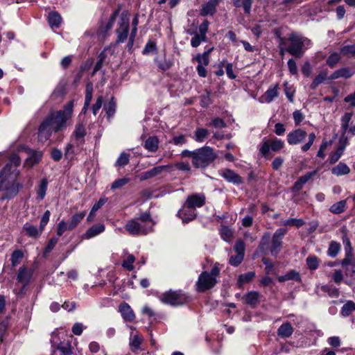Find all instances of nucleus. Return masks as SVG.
I'll list each match as a JSON object with an SVG mask.
<instances>
[{
    "mask_svg": "<svg viewBox=\"0 0 355 355\" xmlns=\"http://www.w3.org/2000/svg\"><path fill=\"white\" fill-rule=\"evenodd\" d=\"M130 180L126 178H123L120 179H117L115 181H114L111 185V189L114 190L116 189H119L124 185H125L127 183H128Z\"/></svg>",
    "mask_w": 355,
    "mask_h": 355,
    "instance_id": "obj_58",
    "label": "nucleus"
},
{
    "mask_svg": "<svg viewBox=\"0 0 355 355\" xmlns=\"http://www.w3.org/2000/svg\"><path fill=\"white\" fill-rule=\"evenodd\" d=\"M216 157L217 155L213 148L205 146L196 150L193 166L197 168H205L213 162Z\"/></svg>",
    "mask_w": 355,
    "mask_h": 355,
    "instance_id": "obj_5",
    "label": "nucleus"
},
{
    "mask_svg": "<svg viewBox=\"0 0 355 355\" xmlns=\"http://www.w3.org/2000/svg\"><path fill=\"white\" fill-rule=\"evenodd\" d=\"M286 232V230L284 228H280L275 231L272 237L270 248L271 255L276 257L279 253L283 244L282 240Z\"/></svg>",
    "mask_w": 355,
    "mask_h": 355,
    "instance_id": "obj_9",
    "label": "nucleus"
},
{
    "mask_svg": "<svg viewBox=\"0 0 355 355\" xmlns=\"http://www.w3.org/2000/svg\"><path fill=\"white\" fill-rule=\"evenodd\" d=\"M207 41V36L206 35H202L200 34H196L193 37H192L191 40V45L196 48L198 47L202 42H206Z\"/></svg>",
    "mask_w": 355,
    "mask_h": 355,
    "instance_id": "obj_51",
    "label": "nucleus"
},
{
    "mask_svg": "<svg viewBox=\"0 0 355 355\" xmlns=\"http://www.w3.org/2000/svg\"><path fill=\"white\" fill-rule=\"evenodd\" d=\"M130 19L127 15L121 14L118 21L117 28L116 30L117 34L116 42H124L128 37L129 32Z\"/></svg>",
    "mask_w": 355,
    "mask_h": 355,
    "instance_id": "obj_7",
    "label": "nucleus"
},
{
    "mask_svg": "<svg viewBox=\"0 0 355 355\" xmlns=\"http://www.w3.org/2000/svg\"><path fill=\"white\" fill-rule=\"evenodd\" d=\"M216 12V6L208 1L207 3L203 5L202 8L200 10V15L202 16L213 15Z\"/></svg>",
    "mask_w": 355,
    "mask_h": 355,
    "instance_id": "obj_43",
    "label": "nucleus"
},
{
    "mask_svg": "<svg viewBox=\"0 0 355 355\" xmlns=\"http://www.w3.org/2000/svg\"><path fill=\"white\" fill-rule=\"evenodd\" d=\"M270 144L271 150L275 152L281 150L284 146V142L282 140L278 139L277 138L272 139L270 141Z\"/></svg>",
    "mask_w": 355,
    "mask_h": 355,
    "instance_id": "obj_57",
    "label": "nucleus"
},
{
    "mask_svg": "<svg viewBox=\"0 0 355 355\" xmlns=\"http://www.w3.org/2000/svg\"><path fill=\"white\" fill-rule=\"evenodd\" d=\"M293 331L291 324L286 322L278 328L277 334L280 338H287L292 336Z\"/></svg>",
    "mask_w": 355,
    "mask_h": 355,
    "instance_id": "obj_21",
    "label": "nucleus"
},
{
    "mask_svg": "<svg viewBox=\"0 0 355 355\" xmlns=\"http://www.w3.org/2000/svg\"><path fill=\"white\" fill-rule=\"evenodd\" d=\"M20 172L13 168L10 164H6L0 171L1 200H10L17 196L23 185L17 179Z\"/></svg>",
    "mask_w": 355,
    "mask_h": 355,
    "instance_id": "obj_2",
    "label": "nucleus"
},
{
    "mask_svg": "<svg viewBox=\"0 0 355 355\" xmlns=\"http://www.w3.org/2000/svg\"><path fill=\"white\" fill-rule=\"evenodd\" d=\"M243 254L236 253V255L230 257L229 263L232 266H238L243 261Z\"/></svg>",
    "mask_w": 355,
    "mask_h": 355,
    "instance_id": "obj_55",
    "label": "nucleus"
},
{
    "mask_svg": "<svg viewBox=\"0 0 355 355\" xmlns=\"http://www.w3.org/2000/svg\"><path fill=\"white\" fill-rule=\"evenodd\" d=\"M8 164H10L13 168H17L21 164V159L18 155L13 153L10 156Z\"/></svg>",
    "mask_w": 355,
    "mask_h": 355,
    "instance_id": "obj_59",
    "label": "nucleus"
},
{
    "mask_svg": "<svg viewBox=\"0 0 355 355\" xmlns=\"http://www.w3.org/2000/svg\"><path fill=\"white\" fill-rule=\"evenodd\" d=\"M341 248L340 244L336 241H331L327 250V254L331 257H336Z\"/></svg>",
    "mask_w": 355,
    "mask_h": 355,
    "instance_id": "obj_37",
    "label": "nucleus"
},
{
    "mask_svg": "<svg viewBox=\"0 0 355 355\" xmlns=\"http://www.w3.org/2000/svg\"><path fill=\"white\" fill-rule=\"evenodd\" d=\"M143 341V337L141 335L136 333L130 334L129 345L132 352H136L140 349V345Z\"/></svg>",
    "mask_w": 355,
    "mask_h": 355,
    "instance_id": "obj_23",
    "label": "nucleus"
},
{
    "mask_svg": "<svg viewBox=\"0 0 355 355\" xmlns=\"http://www.w3.org/2000/svg\"><path fill=\"white\" fill-rule=\"evenodd\" d=\"M50 216H51V212L49 210H46L41 218L40 224V229L42 232L44 231L45 226L47 225V223L49 221Z\"/></svg>",
    "mask_w": 355,
    "mask_h": 355,
    "instance_id": "obj_60",
    "label": "nucleus"
},
{
    "mask_svg": "<svg viewBox=\"0 0 355 355\" xmlns=\"http://www.w3.org/2000/svg\"><path fill=\"white\" fill-rule=\"evenodd\" d=\"M220 174L227 182H231L234 184L239 185L243 183V180L241 177L231 169H223L220 171Z\"/></svg>",
    "mask_w": 355,
    "mask_h": 355,
    "instance_id": "obj_13",
    "label": "nucleus"
},
{
    "mask_svg": "<svg viewBox=\"0 0 355 355\" xmlns=\"http://www.w3.org/2000/svg\"><path fill=\"white\" fill-rule=\"evenodd\" d=\"M159 299L164 304L171 306H180L187 302L188 297L182 291H169L163 293Z\"/></svg>",
    "mask_w": 355,
    "mask_h": 355,
    "instance_id": "obj_6",
    "label": "nucleus"
},
{
    "mask_svg": "<svg viewBox=\"0 0 355 355\" xmlns=\"http://www.w3.org/2000/svg\"><path fill=\"white\" fill-rule=\"evenodd\" d=\"M278 96V86L275 85L273 87H270L268 89V90L265 92V94L260 97L259 101L261 103H270L273 101V99Z\"/></svg>",
    "mask_w": 355,
    "mask_h": 355,
    "instance_id": "obj_19",
    "label": "nucleus"
},
{
    "mask_svg": "<svg viewBox=\"0 0 355 355\" xmlns=\"http://www.w3.org/2000/svg\"><path fill=\"white\" fill-rule=\"evenodd\" d=\"M327 79V72L322 71L315 76L310 85V88L315 89L320 84L323 83Z\"/></svg>",
    "mask_w": 355,
    "mask_h": 355,
    "instance_id": "obj_44",
    "label": "nucleus"
},
{
    "mask_svg": "<svg viewBox=\"0 0 355 355\" xmlns=\"http://www.w3.org/2000/svg\"><path fill=\"white\" fill-rule=\"evenodd\" d=\"M306 264L310 270H315L319 265V261L316 256H309L306 258Z\"/></svg>",
    "mask_w": 355,
    "mask_h": 355,
    "instance_id": "obj_50",
    "label": "nucleus"
},
{
    "mask_svg": "<svg viewBox=\"0 0 355 355\" xmlns=\"http://www.w3.org/2000/svg\"><path fill=\"white\" fill-rule=\"evenodd\" d=\"M33 275V271L26 267H20L17 275V279L19 282L26 287L30 282Z\"/></svg>",
    "mask_w": 355,
    "mask_h": 355,
    "instance_id": "obj_14",
    "label": "nucleus"
},
{
    "mask_svg": "<svg viewBox=\"0 0 355 355\" xmlns=\"http://www.w3.org/2000/svg\"><path fill=\"white\" fill-rule=\"evenodd\" d=\"M85 134L86 132L84 125L82 123L78 124L76 126L73 135L78 144L83 142Z\"/></svg>",
    "mask_w": 355,
    "mask_h": 355,
    "instance_id": "obj_33",
    "label": "nucleus"
},
{
    "mask_svg": "<svg viewBox=\"0 0 355 355\" xmlns=\"http://www.w3.org/2000/svg\"><path fill=\"white\" fill-rule=\"evenodd\" d=\"M317 171H313L306 173L305 175L301 176L293 184L291 190L293 192H298L300 191L304 185L316 174Z\"/></svg>",
    "mask_w": 355,
    "mask_h": 355,
    "instance_id": "obj_16",
    "label": "nucleus"
},
{
    "mask_svg": "<svg viewBox=\"0 0 355 355\" xmlns=\"http://www.w3.org/2000/svg\"><path fill=\"white\" fill-rule=\"evenodd\" d=\"M352 76V73L348 68H341L335 71L329 77L330 80H335L338 78H349Z\"/></svg>",
    "mask_w": 355,
    "mask_h": 355,
    "instance_id": "obj_29",
    "label": "nucleus"
},
{
    "mask_svg": "<svg viewBox=\"0 0 355 355\" xmlns=\"http://www.w3.org/2000/svg\"><path fill=\"white\" fill-rule=\"evenodd\" d=\"M130 154L126 153H122L117 159L115 165L119 167L124 166L128 164Z\"/></svg>",
    "mask_w": 355,
    "mask_h": 355,
    "instance_id": "obj_49",
    "label": "nucleus"
},
{
    "mask_svg": "<svg viewBox=\"0 0 355 355\" xmlns=\"http://www.w3.org/2000/svg\"><path fill=\"white\" fill-rule=\"evenodd\" d=\"M340 53L347 57L355 56V44L345 45L340 49Z\"/></svg>",
    "mask_w": 355,
    "mask_h": 355,
    "instance_id": "obj_48",
    "label": "nucleus"
},
{
    "mask_svg": "<svg viewBox=\"0 0 355 355\" xmlns=\"http://www.w3.org/2000/svg\"><path fill=\"white\" fill-rule=\"evenodd\" d=\"M116 102L114 101V98L112 97L109 103L105 105V110L106 111L107 117L110 118L113 116L116 112Z\"/></svg>",
    "mask_w": 355,
    "mask_h": 355,
    "instance_id": "obj_47",
    "label": "nucleus"
},
{
    "mask_svg": "<svg viewBox=\"0 0 355 355\" xmlns=\"http://www.w3.org/2000/svg\"><path fill=\"white\" fill-rule=\"evenodd\" d=\"M73 108V101H71L64 106L63 110L50 113L38 128L39 141L44 143L50 139L53 132L64 130L71 117Z\"/></svg>",
    "mask_w": 355,
    "mask_h": 355,
    "instance_id": "obj_1",
    "label": "nucleus"
},
{
    "mask_svg": "<svg viewBox=\"0 0 355 355\" xmlns=\"http://www.w3.org/2000/svg\"><path fill=\"white\" fill-rule=\"evenodd\" d=\"M105 231V225L103 223H98L92 225L84 234L83 237L86 239H90L100 234Z\"/></svg>",
    "mask_w": 355,
    "mask_h": 355,
    "instance_id": "obj_17",
    "label": "nucleus"
},
{
    "mask_svg": "<svg viewBox=\"0 0 355 355\" xmlns=\"http://www.w3.org/2000/svg\"><path fill=\"white\" fill-rule=\"evenodd\" d=\"M253 0H233V4L236 8L243 7L245 14L251 12Z\"/></svg>",
    "mask_w": 355,
    "mask_h": 355,
    "instance_id": "obj_27",
    "label": "nucleus"
},
{
    "mask_svg": "<svg viewBox=\"0 0 355 355\" xmlns=\"http://www.w3.org/2000/svg\"><path fill=\"white\" fill-rule=\"evenodd\" d=\"M48 21L52 28H59L61 24L62 17L57 12H51L49 14Z\"/></svg>",
    "mask_w": 355,
    "mask_h": 355,
    "instance_id": "obj_28",
    "label": "nucleus"
},
{
    "mask_svg": "<svg viewBox=\"0 0 355 355\" xmlns=\"http://www.w3.org/2000/svg\"><path fill=\"white\" fill-rule=\"evenodd\" d=\"M24 257V254L21 250H14L12 253L10 261L12 263V267H16L22 259Z\"/></svg>",
    "mask_w": 355,
    "mask_h": 355,
    "instance_id": "obj_45",
    "label": "nucleus"
},
{
    "mask_svg": "<svg viewBox=\"0 0 355 355\" xmlns=\"http://www.w3.org/2000/svg\"><path fill=\"white\" fill-rule=\"evenodd\" d=\"M354 311H355V303L353 301H347L341 309V314L343 316L349 315Z\"/></svg>",
    "mask_w": 355,
    "mask_h": 355,
    "instance_id": "obj_42",
    "label": "nucleus"
},
{
    "mask_svg": "<svg viewBox=\"0 0 355 355\" xmlns=\"http://www.w3.org/2000/svg\"><path fill=\"white\" fill-rule=\"evenodd\" d=\"M340 60V56L338 53H331L327 59V64L330 67H334Z\"/></svg>",
    "mask_w": 355,
    "mask_h": 355,
    "instance_id": "obj_53",
    "label": "nucleus"
},
{
    "mask_svg": "<svg viewBox=\"0 0 355 355\" xmlns=\"http://www.w3.org/2000/svg\"><path fill=\"white\" fill-rule=\"evenodd\" d=\"M311 41L309 38L293 32L286 39H281L280 45L286 46L285 51L293 56L302 58L306 49L311 46Z\"/></svg>",
    "mask_w": 355,
    "mask_h": 355,
    "instance_id": "obj_3",
    "label": "nucleus"
},
{
    "mask_svg": "<svg viewBox=\"0 0 355 355\" xmlns=\"http://www.w3.org/2000/svg\"><path fill=\"white\" fill-rule=\"evenodd\" d=\"M220 273V264L216 263L210 272L204 271L198 277L196 284V290L199 292H205L214 288L218 282L217 278Z\"/></svg>",
    "mask_w": 355,
    "mask_h": 355,
    "instance_id": "obj_4",
    "label": "nucleus"
},
{
    "mask_svg": "<svg viewBox=\"0 0 355 355\" xmlns=\"http://www.w3.org/2000/svg\"><path fill=\"white\" fill-rule=\"evenodd\" d=\"M255 277V272L250 271L245 274H241L239 276L237 284L239 288H241L244 284L248 283L252 281Z\"/></svg>",
    "mask_w": 355,
    "mask_h": 355,
    "instance_id": "obj_34",
    "label": "nucleus"
},
{
    "mask_svg": "<svg viewBox=\"0 0 355 355\" xmlns=\"http://www.w3.org/2000/svg\"><path fill=\"white\" fill-rule=\"evenodd\" d=\"M232 235H233V233H232V230L227 227H223L220 230V236H221L222 239L225 241H227V242L230 241L232 238Z\"/></svg>",
    "mask_w": 355,
    "mask_h": 355,
    "instance_id": "obj_54",
    "label": "nucleus"
},
{
    "mask_svg": "<svg viewBox=\"0 0 355 355\" xmlns=\"http://www.w3.org/2000/svg\"><path fill=\"white\" fill-rule=\"evenodd\" d=\"M178 216L182 220L183 223H187L196 218V211L194 208L189 207L188 204L184 202L182 209L178 212Z\"/></svg>",
    "mask_w": 355,
    "mask_h": 355,
    "instance_id": "obj_10",
    "label": "nucleus"
},
{
    "mask_svg": "<svg viewBox=\"0 0 355 355\" xmlns=\"http://www.w3.org/2000/svg\"><path fill=\"white\" fill-rule=\"evenodd\" d=\"M50 216H51V212L49 210H46L41 218L40 224V229L42 232L44 231L45 226L47 225V223L49 221Z\"/></svg>",
    "mask_w": 355,
    "mask_h": 355,
    "instance_id": "obj_61",
    "label": "nucleus"
},
{
    "mask_svg": "<svg viewBox=\"0 0 355 355\" xmlns=\"http://www.w3.org/2000/svg\"><path fill=\"white\" fill-rule=\"evenodd\" d=\"M118 12V10L114 11L106 24L100 26L98 33L102 35L103 37H105L107 33L112 28Z\"/></svg>",
    "mask_w": 355,
    "mask_h": 355,
    "instance_id": "obj_26",
    "label": "nucleus"
},
{
    "mask_svg": "<svg viewBox=\"0 0 355 355\" xmlns=\"http://www.w3.org/2000/svg\"><path fill=\"white\" fill-rule=\"evenodd\" d=\"M73 229L69 225L68 222L62 220L57 226L56 234L58 236H61L66 231H71Z\"/></svg>",
    "mask_w": 355,
    "mask_h": 355,
    "instance_id": "obj_40",
    "label": "nucleus"
},
{
    "mask_svg": "<svg viewBox=\"0 0 355 355\" xmlns=\"http://www.w3.org/2000/svg\"><path fill=\"white\" fill-rule=\"evenodd\" d=\"M234 250L237 254H245V244L243 241L239 240L234 246Z\"/></svg>",
    "mask_w": 355,
    "mask_h": 355,
    "instance_id": "obj_64",
    "label": "nucleus"
},
{
    "mask_svg": "<svg viewBox=\"0 0 355 355\" xmlns=\"http://www.w3.org/2000/svg\"><path fill=\"white\" fill-rule=\"evenodd\" d=\"M42 157V153L40 151H33L30 157L27 158L26 164L30 166L38 163Z\"/></svg>",
    "mask_w": 355,
    "mask_h": 355,
    "instance_id": "obj_35",
    "label": "nucleus"
},
{
    "mask_svg": "<svg viewBox=\"0 0 355 355\" xmlns=\"http://www.w3.org/2000/svg\"><path fill=\"white\" fill-rule=\"evenodd\" d=\"M105 58H106V55H105V53L101 52L99 55L98 60L96 63L94 68L93 69L92 75H94L98 71H99L101 69V67L105 60Z\"/></svg>",
    "mask_w": 355,
    "mask_h": 355,
    "instance_id": "obj_56",
    "label": "nucleus"
},
{
    "mask_svg": "<svg viewBox=\"0 0 355 355\" xmlns=\"http://www.w3.org/2000/svg\"><path fill=\"white\" fill-rule=\"evenodd\" d=\"M347 209V202L345 200H340L334 204H333L330 208L329 211L334 214H340L343 213Z\"/></svg>",
    "mask_w": 355,
    "mask_h": 355,
    "instance_id": "obj_30",
    "label": "nucleus"
},
{
    "mask_svg": "<svg viewBox=\"0 0 355 355\" xmlns=\"http://www.w3.org/2000/svg\"><path fill=\"white\" fill-rule=\"evenodd\" d=\"M306 135V131L298 128L288 134L287 141L290 145H297L302 142Z\"/></svg>",
    "mask_w": 355,
    "mask_h": 355,
    "instance_id": "obj_11",
    "label": "nucleus"
},
{
    "mask_svg": "<svg viewBox=\"0 0 355 355\" xmlns=\"http://www.w3.org/2000/svg\"><path fill=\"white\" fill-rule=\"evenodd\" d=\"M209 132L206 128H198L196 130L194 134V139L196 141L202 142L205 140V138L209 135Z\"/></svg>",
    "mask_w": 355,
    "mask_h": 355,
    "instance_id": "obj_36",
    "label": "nucleus"
},
{
    "mask_svg": "<svg viewBox=\"0 0 355 355\" xmlns=\"http://www.w3.org/2000/svg\"><path fill=\"white\" fill-rule=\"evenodd\" d=\"M119 311L123 318L126 321H132L135 319V313L130 306L123 302L119 305Z\"/></svg>",
    "mask_w": 355,
    "mask_h": 355,
    "instance_id": "obj_20",
    "label": "nucleus"
},
{
    "mask_svg": "<svg viewBox=\"0 0 355 355\" xmlns=\"http://www.w3.org/2000/svg\"><path fill=\"white\" fill-rule=\"evenodd\" d=\"M87 214L86 211H82L80 212H77L71 216V217L68 220V223L69 225L71 227L73 230H74L83 220L85 216Z\"/></svg>",
    "mask_w": 355,
    "mask_h": 355,
    "instance_id": "obj_25",
    "label": "nucleus"
},
{
    "mask_svg": "<svg viewBox=\"0 0 355 355\" xmlns=\"http://www.w3.org/2000/svg\"><path fill=\"white\" fill-rule=\"evenodd\" d=\"M58 349L61 352L62 355H71L72 354L71 345L68 343L60 345Z\"/></svg>",
    "mask_w": 355,
    "mask_h": 355,
    "instance_id": "obj_62",
    "label": "nucleus"
},
{
    "mask_svg": "<svg viewBox=\"0 0 355 355\" xmlns=\"http://www.w3.org/2000/svg\"><path fill=\"white\" fill-rule=\"evenodd\" d=\"M125 227L132 235L146 234L151 232L150 227H148L147 225H144L137 218H134L128 221Z\"/></svg>",
    "mask_w": 355,
    "mask_h": 355,
    "instance_id": "obj_8",
    "label": "nucleus"
},
{
    "mask_svg": "<svg viewBox=\"0 0 355 355\" xmlns=\"http://www.w3.org/2000/svg\"><path fill=\"white\" fill-rule=\"evenodd\" d=\"M166 168V166H159L153 168L150 170H148L143 173H141L140 176V180H146L148 179L153 178L158 175H159L165 168Z\"/></svg>",
    "mask_w": 355,
    "mask_h": 355,
    "instance_id": "obj_22",
    "label": "nucleus"
},
{
    "mask_svg": "<svg viewBox=\"0 0 355 355\" xmlns=\"http://www.w3.org/2000/svg\"><path fill=\"white\" fill-rule=\"evenodd\" d=\"M346 146V144H344L343 145H340L334 152L330 155L329 161L330 164H335L336 162L338 161V159L340 158L342 155L343 154V152L345 150Z\"/></svg>",
    "mask_w": 355,
    "mask_h": 355,
    "instance_id": "obj_39",
    "label": "nucleus"
},
{
    "mask_svg": "<svg viewBox=\"0 0 355 355\" xmlns=\"http://www.w3.org/2000/svg\"><path fill=\"white\" fill-rule=\"evenodd\" d=\"M260 294L257 291H250L242 297L243 303L251 308H255L260 302Z\"/></svg>",
    "mask_w": 355,
    "mask_h": 355,
    "instance_id": "obj_15",
    "label": "nucleus"
},
{
    "mask_svg": "<svg viewBox=\"0 0 355 355\" xmlns=\"http://www.w3.org/2000/svg\"><path fill=\"white\" fill-rule=\"evenodd\" d=\"M48 181L46 178L41 180L38 188L37 189V194L40 200H43L45 197L47 190Z\"/></svg>",
    "mask_w": 355,
    "mask_h": 355,
    "instance_id": "obj_38",
    "label": "nucleus"
},
{
    "mask_svg": "<svg viewBox=\"0 0 355 355\" xmlns=\"http://www.w3.org/2000/svg\"><path fill=\"white\" fill-rule=\"evenodd\" d=\"M107 199L106 198H101L99 200L93 205L89 214L87 218V220L88 222L93 221L96 211L101 208V207L107 202Z\"/></svg>",
    "mask_w": 355,
    "mask_h": 355,
    "instance_id": "obj_32",
    "label": "nucleus"
},
{
    "mask_svg": "<svg viewBox=\"0 0 355 355\" xmlns=\"http://www.w3.org/2000/svg\"><path fill=\"white\" fill-rule=\"evenodd\" d=\"M22 230L24 232L26 233L27 236L29 237L37 239L40 236V235L42 234V231L39 228H37L36 226L32 225L31 223H26L23 227Z\"/></svg>",
    "mask_w": 355,
    "mask_h": 355,
    "instance_id": "obj_18",
    "label": "nucleus"
},
{
    "mask_svg": "<svg viewBox=\"0 0 355 355\" xmlns=\"http://www.w3.org/2000/svg\"><path fill=\"white\" fill-rule=\"evenodd\" d=\"M140 222H141L144 225H147L148 227H150V230H153V227L154 225V222L150 217V215L148 212L142 213L138 218H137Z\"/></svg>",
    "mask_w": 355,
    "mask_h": 355,
    "instance_id": "obj_41",
    "label": "nucleus"
},
{
    "mask_svg": "<svg viewBox=\"0 0 355 355\" xmlns=\"http://www.w3.org/2000/svg\"><path fill=\"white\" fill-rule=\"evenodd\" d=\"M304 221L302 219L289 218L281 221V224L284 226H296L297 227H302L304 225Z\"/></svg>",
    "mask_w": 355,
    "mask_h": 355,
    "instance_id": "obj_46",
    "label": "nucleus"
},
{
    "mask_svg": "<svg viewBox=\"0 0 355 355\" xmlns=\"http://www.w3.org/2000/svg\"><path fill=\"white\" fill-rule=\"evenodd\" d=\"M331 172L334 175L340 176L348 174L350 172V168L345 163L340 162L331 169Z\"/></svg>",
    "mask_w": 355,
    "mask_h": 355,
    "instance_id": "obj_31",
    "label": "nucleus"
},
{
    "mask_svg": "<svg viewBox=\"0 0 355 355\" xmlns=\"http://www.w3.org/2000/svg\"><path fill=\"white\" fill-rule=\"evenodd\" d=\"M159 139L155 136L149 137L144 141V146L149 152L155 153L157 150Z\"/></svg>",
    "mask_w": 355,
    "mask_h": 355,
    "instance_id": "obj_24",
    "label": "nucleus"
},
{
    "mask_svg": "<svg viewBox=\"0 0 355 355\" xmlns=\"http://www.w3.org/2000/svg\"><path fill=\"white\" fill-rule=\"evenodd\" d=\"M135 258L133 254H129L126 259L123 261L122 266L126 270L131 271L133 270V263Z\"/></svg>",
    "mask_w": 355,
    "mask_h": 355,
    "instance_id": "obj_52",
    "label": "nucleus"
},
{
    "mask_svg": "<svg viewBox=\"0 0 355 355\" xmlns=\"http://www.w3.org/2000/svg\"><path fill=\"white\" fill-rule=\"evenodd\" d=\"M209 126H214L216 128H223L226 126L225 122L220 118H214L209 123Z\"/></svg>",
    "mask_w": 355,
    "mask_h": 355,
    "instance_id": "obj_63",
    "label": "nucleus"
},
{
    "mask_svg": "<svg viewBox=\"0 0 355 355\" xmlns=\"http://www.w3.org/2000/svg\"><path fill=\"white\" fill-rule=\"evenodd\" d=\"M189 207L195 209L197 207H202L205 203V196L202 193H195L187 197L185 202Z\"/></svg>",
    "mask_w": 355,
    "mask_h": 355,
    "instance_id": "obj_12",
    "label": "nucleus"
}]
</instances>
